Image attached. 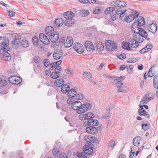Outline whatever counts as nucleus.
Returning <instances> with one entry per match:
<instances>
[{"label":"nucleus","instance_id":"obj_1","mask_svg":"<svg viewBox=\"0 0 158 158\" xmlns=\"http://www.w3.org/2000/svg\"><path fill=\"white\" fill-rule=\"evenodd\" d=\"M143 39L139 35H135L134 39L130 38L129 40L128 43L129 46L133 48L138 47L139 43L143 42Z\"/></svg>","mask_w":158,"mask_h":158},{"label":"nucleus","instance_id":"obj_2","mask_svg":"<svg viewBox=\"0 0 158 158\" xmlns=\"http://www.w3.org/2000/svg\"><path fill=\"white\" fill-rule=\"evenodd\" d=\"M4 41L2 40V36H0V48L2 50L8 51L9 50L8 45L9 40L8 38L4 37Z\"/></svg>","mask_w":158,"mask_h":158},{"label":"nucleus","instance_id":"obj_3","mask_svg":"<svg viewBox=\"0 0 158 158\" xmlns=\"http://www.w3.org/2000/svg\"><path fill=\"white\" fill-rule=\"evenodd\" d=\"M105 45L107 50L110 51L115 50L117 47L114 41L110 40L106 41Z\"/></svg>","mask_w":158,"mask_h":158},{"label":"nucleus","instance_id":"obj_4","mask_svg":"<svg viewBox=\"0 0 158 158\" xmlns=\"http://www.w3.org/2000/svg\"><path fill=\"white\" fill-rule=\"evenodd\" d=\"M94 117V114L92 113L88 112L86 114H81L79 115L80 120H91Z\"/></svg>","mask_w":158,"mask_h":158},{"label":"nucleus","instance_id":"obj_5","mask_svg":"<svg viewBox=\"0 0 158 158\" xmlns=\"http://www.w3.org/2000/svg\"><path fill=\"white\" fill-rule=\"evenodd\" d=\"M92 108V105L89 103H86L81 104V108L78 110L77 113L82 114L90 110Z\"/></svg>","mask_w":158,"mask_h":158},{"label":"nucleus","instance_id":"obj_6","mask_svg":"<svg viewBox=\"0 0 158 158\" xmlns=\"http://www.w3.org/2000/svg\"><path fill=\"white\" fill-rule=\"evenodd\" d=\"M8 80L11 83L18 85L21 83L22 80L21 77L18 76H13L9 77Z\"/></svg>","mask_w":158,"mask_h":158},{"label":"nucleus","instance_id":"obj_7","mask_svg":"<svg viewBox=\"0 0 158 158\" xmlns=\"http://www.w3.org/2000/svg\"><path fill=\"white\" fill-rule=\"evenodd\" d=\"M21 36L17 34L15 35L14 39L12 42V46L13 48L16 49L19 48V45H20V42L21 41Z\"/></svg>","mask_w":158,"mask_h":158},{"label":"nucleus","instance_id":"obj_8","mask_svg":"<svg viewBox=\"0 0 158 158\" xmlns=\"http://www.w3.org/2000/svg\"><path fill=\"white\" fill-rule=\"evenodd\" d=\"M93 144L91 143H89L83 147V149L85 153L88 155H91L93 152L92 148Z\"/></svg>","mask_w":158,"mask_h":158},{"label":"nucleus","instance_id":"obj_9","mask_svg":"<svg viewBox=\"0 0 158 158\" xmlns=\"http://www.w3.org/2000/svg\"><path fill=\"white\" fill-rule=\"evenodd\" d=\"M73 48L74 50L79 53H82L84 52V47L83 45L79 43H74L73 45Z\"/></svg>","mask_w":158,"mask_h":158},{"label":"nucleus","instance_id":"obj_10","mask_svg":"<svg viewBox=\"0 0 158 158\" xmlns=\"http://www.w3.org/2000/svg\"><path fill=\"white\" fill-rule=\"evenodd\" d=\"M139 15V13L136 11H133L126 17V21L127 23H129L134 20L135 18L137 17Z\"/></svg>","mask_w":158,"mask_h":158},{"label":"nucleus","instance_id":"obj_11","mask_svg":"<svg viewBox=\"0 0 158 158\" xmlns=\"http://www.w3.org/2000/svg\"><path fill=\"white\" fill-rule=\"evenodd\" d=\"M85 46L88 52H92L94 51L95 48L93 44L89 41L85 42Z\"/></svg>","mask_w":158,"mask_h":158},{"label":"nucleus","instance_id":"obj_12","mask_svg":"<svg viewBox=\"0 0 158 158\" xmlns=\"http://www.w3.org/2000/svg\"><path fill=\"white\" fill-rule=\"evenodd\" d=\"M157 28V24L152 23L149 24L148 26L147 29L148 31L152 33H155L156 31Z\"/></svg>","mask_w":158,"mask_h":158},{"label":"nucleus","instance_id":"obj_13","mask_svg":"<svg viewBox=\"0 0 158 158\" xmlns=\"http://www.w3.org/2000/svg\"><path fill=\"white\" fill-rule=\"evenodd\" d=\"M59 37V35L58 32L55 31L50 36V39L53 44H56V42L58 40Z\"/></svg>","mask_w":158,"mask_h":158},{"label":"nucleus","instance_id":"obj_14","mask_svg":"<svg viewBox=\"0 0 158 158\" xmlns=\"http://www.w3.org/2000/svg\"><path fill=\"white\" fill-rule=\"evenodd\" d=\"M2 53L0 54V59L7 61H9L11 59V56L10 54L7 52Z\"/></svg>","mask_w":158,"mask_h":158},{"label":"nucleus","instance_id":"obj_15","mask_svg":"<svg viewBox=\"0 0 158 158\" xmlns=\"http://www.w3.org/2000/svg\"><path fill=\"white\" fill-rule=\"evenodd\" d=\"M39 38L40 40L44 44H48L49 43V39L47 37V36L44 34H40Z\"/></svg>","mask_w":158,"mask_h":158},{"label":"nucleus","instance_id":"obj_16","mask_svg":"<svg viewBox=\"0 0 158 158\" xmlns=\"http://www.w3.org/2000/svg\"><path fill=\"white\" fill-rule=\"evenodd\" d=\"M73 40L72 37L67 36L65 41H64V45L66 48L70 47L73 44Z\"/></svg>","mask_w":158,"mask_h":158},{"label":"nucleus","instance_id":"obj_17","mask_svg":"<svg viewBox=\"0 0 158 158\" xmlns=\"http://www.w3.org/2000/svg\"><path fill=\"white\" fill-rule=\"evenodd\" d=\"M81 104L82 103L80 101H77L73 102L72 107L73 110H77V113L78 110L81 108Z\"/></svg>","mask_w":158,"mask_h":158},{"label":"nucleus","instance_id":"obj_18","mask_svg":"<svg viewBox=\"0 0 158 158\" xmlns=\"http://www.w3.org/2000/svg\"><path fill=\"white\" fill-rule=\"evenodd\" d=\"M85 140L87 143L86 144H88L89 143H94L96 141V138L90 135H85L84 136Z\"/></svg>","mask_w":158,"mask_h":158},{"label":"nucleus","instance_id":"obj_19","mask_svg":"<svg viewBox=\"0 0 158 158\" xmlns=\"http://www.w3.org/2000/svg\"><path fill=\"white\" fill-rule=\"evenodd\" d=\"M150 94L149 93L143 97L142 99L141 100L140 102L141 104H147L150 101L153 99L151 97H149Z\"/></svg>","mask_w":158,"mask_h":158},{"label":"nucleus","instance_id":"obj_20","mask_svg":"<svg viewBox=\"0 0 158 158\" xmlns=\"http://www.w3.org/2000/svg\"><path fill=\"white\" fill-rule=\"evenodd\" d=\"M86 131L90 134L94 135L98 132V129L94 127H89L86 128Z\"/></svg>","mask_w":158,"mask_h":158},{"label":"nucleus","instance_id":"obj_21","mask_svg":"<svg viewBox=\"0 0 158 158\" xmlns=\"http://www.w3.org/2000/svg\"><path fill=\"white\" fill-rule=\"evenodd\" d=\"M139 27L138 25L137 22H134L131 28L132 31L134 33L139 34L140 29L141 28Z\"/></svg>","mask_w":158,"mask_h":158},{"label":"nucleus","instance_id":"obj_22","mask_svg":"<svg viewBox=\"0 0 158 158\" xmlns=\"http://www.w3.org/2000/svg\"><path fill=\"white\" fill-rule=\"evenodd\" d=\"M95 45L96 49L99 52H101L104 49V45L101 42H96Z\"/></svg>","mask_w":158,"mask_h":158},{"label":"nucleus","instance_id":"obj_23","mask_svg":"<svg viewBox=\"0 0 158 158\" xmlns=\"http://www.w3.org/2000/svg\"><path fill=\"white\" fill-rule=\"evenodd\" d=\"M141 139V138L140 136H138L135 137L133 140V145L135 146H139V145Z\"/></svg>","mask_w":158,"mask_h":158},{"label":"nucleus","instance_id":"obj_24","mask_svg":"<svg viewBox=\"0 0 158 158\" xmlns=\"http://www.w3.org/2000/svg\"><path fill=\"white\" fill-rule=\"evenodd\" d=\"M62 54L63 53L60 51H55L53 54L54 58L56 60H58L61 58Z\"/></svg>","mask_w":158,"mask_h":158},{"label":"nucleus","instance_id":"obj_25","mask_svg":"<svg viewBox=\"0 0 158 158\" xmlns=\"http://www.w3.org/2000/svg\"><path fill=\"white\" fill-rule=\"evenodd\" d=\"M55 32L53 28L51 26L47 27L45 30V33L49 36Z\"/></svg>","mask_w":158,"mask_h":158},{"label":"nucleus","instance_id":"obj_26","mask_svg":"<svg viewBox=\"0 0 158 158\" xmlns=\"http://www.w3.org/2000/svg\"><path fill=\"white\" fill-rule=\"evenodd\" d=\"M50 66L51 68H55V70L56 72H60L61 71L62 68L60 66H58L56 62L51 63Z\"/></svg>","mask_w":158,"mask_h":158},{"label":"nucleus","instance_id":"obj_27","mask_svg":"<svg viewBox=\"0 0 158 158\" xmlns=\"http://www.w3.org/2000/svg\"><path fill=\"white\" fill-rule=\"evenodd\" d=\"M64 17L66 19L73 18L74 16V14L71 11H67L64 14Z\"/></svg>","mask_w":158,"mask_h":158},{"label":"nucleus","instance_id":"obj_28","mask_svg":"<svg viewBox=\"0 0 158 158\" xmlns=\"http://www.w3.org/2000/svg\"><path fill=\"white\" fill-rule=\"evenodd\" d=\"M74 19L73 18L66 19L64 22V24L67 26H71L74 24Z\"/></svg>","mask_w":158,"mask_h":158},{"label":"nucleus","instance_id":"obj_29","mask_svg":"<svg viewBox=\"0 0 158 158\" xmlns=\"http://www.w3.org/2000/svg\"><path fill=\"white\" fill-rule=\"evenodd\" d=\"M153 86L154 88L158 89V74L154 77Z\"/></svg>","mask_w":158,"mask_h":158},{"label":"nucleus","instance_id":"obj_30","mask_svg":"<svg viewBox=\"0 0 158 158\" xmlns=\"http://www.w3.org/2000/svg\"><path fill=\"white\" fill-rule=\"evenodd\" d=\"M83 76L87 80L91 81L92 80V74L90 72H85L83 73Z\"/></svg>","mask_w":158,"mask_h":158},{"label":"nucleus","instance_id":"obj_31","mask_svg":"<svg viewBox=\"0 0 158 158\" xmlns=\"http://www.w3.org/2000/svg\"><path fill=\"white\" fill-rule=\"evenodd\" d=\"M76 94L77 92L76 90L73 89H71L70 90H69L67 95L68 96H70V98H71L72 97H74L76 95Z\"/></svg>","mask_w":158,"mask_h":158},{"label":"nucleus","instance_id":"obj_32","mask_svg":"<svg viewBox=\"0 0 158 158\" xmlns=\"http://www.w3.org/2000/svg\"><path fill=\"white\" fill-rule=\"evenodd\" d=\"M139 19H138V21L136 22L137 24L139 26H141L145 24V20L142 16L139 17Z\"/></svg>","mask_w":158,"mask_h":158},{"label":"nucleus","instance_id":"obj_33","mask_svg":"<svg viewBox=\"0 0 158 158\" xmlns=\"http://www.w3.org/2000/svg\"><path fill=\"white\" fill-rule=\"evenodd\" d=\"M141 36L143 38V37H146V36H148V34L147 32L143 29L141 28L139 31L138 35Z\"/></svg>","mask_w":158,"mask_h":158},{"label":"nucleus","instance_id":"obj_34","mask_svg":"<svg viewBox=\"0 0 158 158\" xmlns=\"http://www.w3.org/2000/svg\"><path fill=\"white\" fill-rule=\"evenodd\" d=\"M139 106L140 107V108L139 110L138 114L140 116H143L145 114L146 111L143 108L142 105H139Z\"/></svg>","mask_w":158,"mask_h":158},{"label":"nucleus","instance_id":"obj_35","mask_svg":"<svg viewBox=\"0 0 158 158\" xmlns=\"http://www.w3.org/2000/svg\"><path fill=\"white\" fill-rule=\"evenodd\" d=\"M64 23V20L61 18H59L56 19L55 21V23L58 27H60L61 25L63 24Z\"/></svg>","mask_w":158,"mask_h":158},{"label":"nucleus","instance_id":"obj_36","mask_svg":"<svg viewBox=\"0 0 158 158\" xmlns=\"http://www.w3.org/2000/svg\"><path fill=\"white\" fill-rule=\"evenodd\" d=\"M69 87L68 85H64L61 87V91L64 94L66 93L69 90Z\"/></svg>","mask_w":158,"mask_h":158},{"label":"nucleus","instance_id":"obj_37","mask_svg":"<svg viewBox=\"0 0 158 158\" xmlns=\"http://www.w3.org/2000/svg\"><path fill=\"white\" fill-rule=\"evenodd\" d=\"M115 9V8L114 7H108L105 10L104 13L106 15L110 14L113 12Z\"/></svg>","mask_w":158,"mask_h":158},{"label":"nucleus","instance_id":"obj_38","mask_svg":"<svg viewBox=\"0 0 158 158\" xmlns=\"http://www.w3.org/2000/svg\"><path fill=\"white\" fill-rule=\"evenodd\" d=\"M89 125L93 126V127L97 126L98 124V121L97 120H93L92 119L91 120L88 121Z\"/></svg>","mask_w":158,"mask_h":158},{"label":"nucleus","instance_id":"obj_39","mask_svg":"<svg viewBox=\"0 0 158 158\" xmlns=\"http://www.w3.org/2000/svg\"><path fill=\"white\" fill-rule=\"evenodd\" d=\"M52 152L53 155L56 157H58L60 153V152L57 148H55L53 149Z\"/></svg>","mask_w":158,"mask_h":158},{"label":"nucleus","instance_id":"obj_40","mask_svg":"<svg viewBox=\"0 0 158 158\" xmlns=\"http://www.w3.org/2000/svg\"><path fill=\"white\" fill-rule=\"evenodd\" d=\"M110 111H109V110H106L105 114L103 115V118L106 119H108L110 117Z\"/></svg>","mask_w":158,"mask_h":158},{"label":"nucleus","instance_id":"obj_41","mask_svg":"<svg viewBox=\"0 0 158 158\" xmlns=\"http://www.w3.org/2000/svg\"><path fill=\"white\" fill-rule=\"evenodd\" d=\"M60 72H53L51 74V77L52 78L56 79L59 77L60 74L59 73Z\"/></svg>","mask_w":158,"mask_h":158},{"label":"nucleus","instance_id":"obj_42","mask_svg":"<svg viewBox=\"0 0 158 158\" xmlns=\"http://www.w3.org/2000/svg\"><path fill=\"white\" fill-rule=\"evenodd\" d=\"M21 45L23 47L27 48L29 46V44L27 40H23L21 41Z\"/></svg>","mask_w":158,"mask_h":158},{"label":"nucleus","instance_id":"obj_43","mask_svg":"<svg viewBox=\"0 0 158 158\" xmlns=\"http://www.w3.org/2000/svg\"><path fill=\"white\" fill-rule=\"evenodd\" d=\"M126 11V9H122L121 8H119L115 12L116 14L118 15H121L122 14H124Z\"/></svg>","mask_w":158,"mask_h":158},{"label":"nucleus","instance_id":"obj_44","mask_svg":"<svg viewBox=\"0 0 158 158\" xmlns=\"http://www.w3.org/2000/svg\"><path fill=\"white\" fill-rule=\"evenodd\" d=\"M129 44L126 42H123V49L127 50H130Z\"/></svg>","mask_w":158,"mask_h":158},{"label":"nucleus","instance_id":"obj_45","mask_svg":"<svg viewBox=\"0 0 158 158\" xmlns=\"http://www.w3.org/2000/svg\"><path fill=\"white\" fill-rule=\"evenodd\" d=\"M117 2H118V7H123L126 6L127 5L126 3L123 1H117Z\"/></svg>","mask_w":158,"mask_h":158},{"label":"nucleus","instance_id":"obj_46","mask_svg":"<svg viewBox=\"0 0 158 158\" xmlns=\"http://www.w3.org/2000/svg\"><path fill=\"white\" fill-rule=\"evenodd\" d=\"M93 13L94 14H99L102 12L101 7H96L93 10Z\"/></svg>","mask_w":158,"mask_h":158},{"label":"nucleus","instance_id":"obj_47","mask_svg":"<svg viewBox=\"0 0 158 158\" xmlns=\"http://www.w3.org/2000/svg\"><path fill=\"white\" fill-rule=\"evenodd\" d=\"M32 43L35 46H37L38 45V39L37 37L34 36L32 39Z\"/></svg>","mask_w":158,"mask_h":158},{"label":"nucleus","instance_id":"obj_48","mask_svg":"<svg viewBox=\"0 0 158 158\" xmlns=\"http://www.w3.org/2000/svg\"><path fill=\"white\" fill-rule=\"evenodd\" d=\"M7 82L5 79H3L0 77V86H2L6 85Z\"/></svg>","mask_w":158,"mask_h":158},{"label":"nucleus","instance_id":"obj_49","mask_svg":"<svg viewBox=\"0 0 158 158\" xmlns=\"http://www.w3.org/2000/svg\"><path fill=\"white\" fill-rule=\"evenodd\" d=\"M85 153L83 152H77V156L80 158H87V157L85 155Z\"/></svg>","mask_w":158,"mask_h":158},{"label":"nucleus","instance_id":"obj_50","mask_svg":"<svg viewBox=\"0 0 158 158\" xmlns=\"http://www.w3.org/2000/svg\"><path fill=\"white\" fill-rule=\"evenodd\" d=\"M138 60L136 58H131L127 59V62L129 63H135Z\"/></svg>","mask_w":158,"mask_h":158},{"label":"nucleus","instance_id":"obj_51","mask_svg":"<svg viewBox=\"0 0 158 158\" xmlns=\"http://www.w3.org/2000/svg\"><path fill=\"white\" fill-rule=\"evenodd\" d=\"M41 66L40 64H38L37 67L34 68V69L36 73H38L40 72V70H41Z\"/></svg>","mask_w":158,"mask_h":158},{"label":"nucleus","instance_id":"obj_52","mask_svg":"<svg viewBox=\"0 0 158 158\" xmlns=\"http://www.w3.org/2000/svg\"><path fill=\"white\" fill-rule=\"evenodd\" d=\"M61 79H57L55 81V85L58 87H60L61 86Z\"/></svg>","mask_w":158,"mask_h":158},{"label":"nucleus","instance_id":"obj_53","mask_svg":"<svg viewBox=\"0 0 158 158\" xmlns=\"http://www.w3.org/2000/svg\"><path fill=\"white\" fill-rule=\"evenodd\" d=\"M117 56L118 58L121 60L125 59L126 58V55L124 53L121 54L120 55H117Z\"/></svg>","mask_w":158,"mask_h":158},{"label":"nucleus","instance_id":"obj_54","mask_svg":"<svg viewBox=\"0 0 158 158\" xmlns=\"http://www.w3.org/2000/svg\"><path fill=\"white\" fill-rule=\"evenodd\" d=\"M44 66L46 67L50 64V61L48 59H44Z\"/></svg>","mask_w":158,"mask_h":158},{"label":"nucleus","instance_id":"obj_55","mask_svg":"<svg viewBox=\"0 0 158 158\" xmlns=\"http://www.w3.org/2000/svg\"><path fill=\"white\" fill-rule=\"evenodd\" d=\"M114 106L112 103H109L108 106V108L106 109V110H109L110 111V110H112L114 109Z\"/></svg>","mask_w":158,"mask_h":158},{"label":"nucleus","instance_id":"obj_56","mask_svg":"<svg viewBox=\"0 0 158 158\" xmlns=\"http://www.w3.org/2000/svg\"><path fill=\"white\" fill-rule=\"evenodd\" d=\"M83 95L81 93L78 94L76 97L77 99L78 100H81L83 98Z\"/></svg>","mask_w":158,"mask_h":158},{"label":"nucleus","instance_id":"obj_57","mask_svg":"<svg viewBox=\"0 0 158 158\" xmlns=\"http://www.w3.org/2000/svg\"><path fill=\"white\" fill-rule=\"evenodd\" d=\"M34 62L37 64L39 63L40 62V58L38 56H35L33 59Z\"/></svg>","mask_w":158,"mask_h":158},{"label":"nucleus","instance_id":"obj_58","mask_svg":"<svg viewBox=\"0 0 158 158\" xmlns=\"http://www.w3.org/2000/svg\"><path fill=\"white\" fill-rule=\"evenodd\" d=\"M115 141L113 140H111L109 144H108V146L110 147H113V148L115 146Z\"/></svg>","mask_w":158,"mask_h":158},{"label":"nucleus","instance_id":"obj_59","mask_svg":"<svg viewBox=\"0 0 158 158\" xmlns=\"http://www.w3.org/2000/svg\"><path fill=\"white\" fill-rule=\"evenodd\" d=\"M142 128L144 131H146L149 128V126L147 124H143L142 123Z\"/></svg>","mask_w":158,"mask_h":158},{"label":"nucleus","instance_id":"obj_60","mask_svg":"<svg viewBox=\"0 0 158 158\" xmlns=\"http://www.w3.org/2000/svg\"><path fill=\"white\" fill-rule=\"evenodd\" d=\"M152 47V44H151L149 43L145 47L147 49L146 50L147 51H150Z\"/></svg>","mask_w":158,"mask_h":158},{"label":"nucleus","instance_id":"obj_61","mask_svg":"<svg viewBox=\"0 0 158 158\" xmlns=\"http://www.w3.org/2000/svg\"><path fill=\"white\" fill-rule=\"evenodd\" d=\"M58 157L60 158H69L66 154L64 153H60Z\"/></svg>","mask_w":158,"mask_h":158},{"label":"nucleus","instance_id":"obj_62","mask_svg":"<svg viewBox=\"0 0 158 158\" xmlns=\"http://www.w3.org/2000/svg\"><path fill=\"white\" fill-rule=\"evenodd\" d=\"M79 1L84 4H90V1L88 0H78Z\"/></svg>","mask_w":158,"mask_h":158},{"label":"nucleus","instance_id":"obj_63","mask_svg":"<svg viewBox=\"0 0 158 158\" xmlns=\"http://www.w3.org/2000/svg\"><path fill=\"white\" fill-rule=\"evenodd\" d=\"M152 67L149 70L148 73V76L149 77H152L154 76V74L153 73H152Z\"/></svg>","mask_w":158,"mask_h":158},{"label":"nucleus","instance_id":"obj_64","mask_svg":"<svg viewBox=\"0 0 158 158\" xmlns=\"http://www.w3.org/2000/svg\"><path fill=\"white\" fill-rule=\"evenodd\" d=\"M117 1H113L111 2L110 5L111 6H118V2H117Z\"/></svg>","mask_w":158,"mask_h":158}]
</instances>
